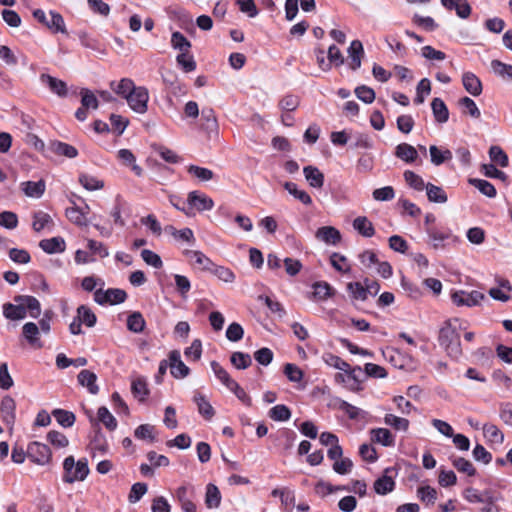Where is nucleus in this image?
<instances>
[{"label":"nucleus","mask_w":512,"mask_h":512,"mask_svg":"<svg viewBox=\"0 0 512 512\" xmlns=\"http://www.w3.org/2000/svg\"><path fill=\"white\" fill-rule=\"evenodd\" d=\"M112 90L127 101L136 113L144 114L148 110L149 92L144 86H136L134 81L123 78L118 83L111 82Z\"/></svg>","instance_id":"1"},{"label":"nucleus","mask_w":512,"mask_h":512,"mask_svg":"<svg viewBox=\"0 0 512 512\" xmlns=\"http://www.w3.org/2000/svg\"><path fill=\"white\" fill-rule=\"evenodd\" d=\"M63 469V481L66 483L83 481L89 474V467L85 458L76 462L73 456H68L63 462Z\"/></svg>","instance_id":"2"},{"label":"nucleus","mask_w":512,"mask_h":512,"mask_svg":"<svg viewBox=\"0 0 512 512\" xmlns=\"http://www.w3.org/2000/svg\"><path fill=\"white\" fill-rule=\"evenodd\" d=\"M35 20L50 30L52 33L67 34V28L63 16L55 11H49V17L42 9H35L32 12Z\"/></svg>","instance_id":"3"},{"label":"nucleus","mask_w":512,"mask_h":512,"mask_svg":"<svg viewBox=\"0 0 512 512\" xmlns=\"http://www.w3.org/2000/svg\"><path fill=\"white\" fill-rule=\"evenodd\" d=\"M485 299V295L477 290L465 291L456 290L451 293V300L454 305L474 307L479 305Z\"/></svg>","instance_id":"4"},{"label":"nucleus","mask_w":512,"mask_h":512,"mask_svg":"<svg viewBox=\"0 0 512 512\" xmlns=\"http://www.w3.org/2000/svg\"><path fill=\"white\" fill-rule=\"evenodd\" d=\"M439 341L451 357L458 358L461 355L460 340L454 329L443 328L440 331Z\"/></svg>","instance_id":"5"},{"label":"nucleus","mask_w":512,"mask_h":512,"mask_svg":"<svg viewBox=\"0 0 512 512\" xmlns=\"http://www.w3.org/2000/svg\"><path fill=\"white\" fill-rule=\"evenodd\" d=\"M27 455L34 463L46 465L51 460L50 448L40 442H33L27 448Z\"/></svg>","instance_id":"6"},{"label":"nucleus","mask_w":512,"mask_h":512,"mask_svg":"<svg viewBox=\"0 0 512 512\" xmlns=\"http://www.w3.org/2000/svg\"><path fill=\"white\" fill-rule=\"evenodd\" d=\"M127 294L122 289H108L103 291L98 289L95 291L94 299L98 304H120L125 301Z\"/></svg>","instance_id":"7"},{"label":"nucleus","mask_w":512,"mask_h":512,"mask_svg":"<svg viewBox=\"0 0 512 512\" xmlns=\"http://www.w3.org/2000/svg\"><path fill=\"white\" fill-rule=\"evenodd\" d=\"M188 204L198 212L210 211L214 207V201L211 197L199 191H191L187 197Z\"/></svg>","instance_id":"8"},{"label":"nucleus","mask_w":512,"mask_h":512,"mask_svg":"<svg viewBox=\"0 0 512 512\" xmlns=\"http://www.w3.org/2000/svg\"><path fill=\"white\" fill-rule=\"evenodd\" d=\"M315 237L318 241L335 246L341 241V233L333 226H323L317 229Z\"/></svg>","instance_id":"9"},{"label":"nucleus","mask_w":512,"mask_h":512,"mask_svg":"<svg viewBox=\"0 0 512 512\" xmlns=\"http://www.w3.org/2000/svg\"><path fill=\"white\" fill-rule=\"evenodd\" d=\"M22 336L31 347L35 349H41L43 347V342L40 340L39 327L36 323H25L22 327Z\"/></svg>","instance_id":"10"},{"label":"nucleus","mask_w":512,"mask_h":512,"mask_svg":"<svg viewBox=\"0 0 512 512\" xmlns=\"http://www.w3.org/2000/svg\"><path fill=\"white\" fill-rule=\"evenodd\" d=\"M170 372L175 378H184L189 374V368L181 360L180 352L173 350L169 354Z\"/></svg>","instance_id":"11"},{"label":"nucleus","mask_w":512,"mask_h":512,"mask_svg":"<svg viewBox=\"0 0 512 512\" xmlns=\"http://www.w3.org/2000/svg\"><path fill=\"white\" fill-rule=\"evenodd\" d=\"M349 66L352 70H357L361 67L362 58L364 56L363 44L360 40H353L347 49Z\"/></svg>","instance_id":"12"},{"label":"nucleus","mask_w":512,"mask_h":512,"mask_svg":"<svg viewBox=\"0 0 512 512\" xmlns=\"http://www.w3.org/2000/svg\"><path fill=\"white\" fill-rule=\"evenodd\" d=\"M14 301L16 303H21L26 313L29 312L30 317L38 318L40 316L41 304L35 297L29 295H18L14 297Z\"/></svg>","instance_id":"13"},{"label":"nucleus","mask_w":512,"mask_h":512,"mask_svg":"<svg viewBox=\"0 0 512 512\" xmlns=\"http://www.w3.org/2000/svg\"><path fill=\"white\" fill-rule=\"evenodd\" d=\"M462 84L465 90L474 97L479 96L483 91L480 79L472 72H465L462 75Z\"/></svg>","instance_id":"14"},{"label":"nucleus","mask_w":512,"mask_h":512,"mask_svg":"<svg viewBox=\"0 0 512 512\" xmlns=\"http://www.w3.org/2000/svg\"><path fill=\"white\" fill-rule=\"evenodd\" d=\"M40 81L59 97H65L67 95V85L64 81L48 74H42Z\"/></svg>","instance_id":"15"},{"label":"nucleus","mask_w":512,"mask_h":512,"mask_svg":"<svg viewBox=\"0 0 512 512\" xmlns=\"http://www.w3.org/2000/svg\"><path fill=\"white\" fill-rule=\"evenodd\" d=\"M39 247L47 254L62 253L66 249V242L62 237L57 236L41 240Z\"/></svg>","instance_id":"16"},{"label":"nucleus","mask_w":512,"mask_h":512,"mask_svg":"<svg viewBox=\"0 0 512 512\" xmlns=\"http://www.w3.org/2000/svg\"><path fill=\"white\" fill-rule=\"evenodd\" d=\"M392 469L387 468L384 474L374 482V490L379 495H386L394 490L395 481L388 475Z\"/></svg>","instance_id":"17"},{"label":"nucleus","mask_w":512,"mask_h":512,"mask_svg":"<svg viewBox=\"0 0 512 512\" xmlns=\"http://www.w3.org/2000/svg\"><path fill=\"white\" fill-rule=\"evenodd\" d=\"M15 410L16 403L15 400L10 396H5L0 404V411L2 420L8 424L12 425L15 421Z\"/></svg>","instance_id":"18"},{"label":"nucleus","mask_w":512,"mask_h":512,"mask_svg":"<svg viewBox=\"0 0 512 512\" xmlns=\"http://www.w3.org/2000/svg\"><path fill=\"white\" fill-rule=\"evenodd\" d=\"M371 440L381 444L384 447H392L395 445L394 435L386 428H375L371 430Z\"/></svg>","instance_id":"19"},{"label":"nucleus","mask_w":512,"mask_h":512,"mask_svg":"<svg viewBox=\"0 0 512 512\" xmlns=\"http://www.w3.org/2000/svg\"><path fill=\"white\" fill-rule=\"evenodd\" d=\"M306 181L313 188H322L324 185V174L315 166H306L303 168Z\"/></svg>","instance_id":"20"},{"label":"nucleus","mask_w":512,"mask_h":512,"mask_svg":"<svg viewBox=\"0 0 512 512\" xmlns=\"http://www.w3.org/2000/svg\"><path fill=\"white\" fill-rule=\"evenodd\" d=\"M484 438L490 444L501 445L504 442V434L502 431L492 423H487L482 426Z\"/></svg>","instance_id":"21"},{"label":"nucleus","mask_w":512,"mask_h":512,"mask_svg":"<svg viewBox=\"0 0 512 512\" xmlns=\"http://www.w3.org/2000/svg\"><path fill=\"white\" fill-rule=\"evenodd\" d=\"M53 226V219L48 213L37 211L33 214L32 228L35 232H40L44 229L52 230Z\"/></svg>","instance_id":"22"},{"label":"nucleus","mask_w":512,"mask_h":512,"mask_svg":"<svg viewBox=\"0 0 512 512\" xmlns=\"http://www.w3.org/2000/svg\"><path fill=\"white\" fill-rule=\"evenodd\" d=\"M352 226L363 237L370 238L375 234L374 226L366 216L356 217Z\"/></svg>","instance_id":"23"},{"label":"nucleus","mask_w":512,"mask_h":512,"mask_svg":"<svg viewBox=\"0 0 512 512\" xmlns=\"http://www.w3.org/2000/svg\"><path fill=\"white\" fill-rule=\"evenodd\" d=\"M395 156L406 163H413L418 158V152L412 145L401 143L395 148Z\"/></svg>","instance_id":"24"},{"label":"nucleus","mask_w":512,"mask_h":512,"mask_svg":"<svg viewBox=\"0 0 512 512\" xmlns=\"http://www.w3.org/2000/svg\"><path fill=\"white\" fill-rule=\"evenodd\" d=\"M185 256L195 265H198L203 270H212L214 266L212 261L201 251L198 250H187Z\"/></svg>","instance_id":"25"},{"label":"nucleus","mask_w":512,"mask_h":512,"mask_svg":"<svg viewBox=\"0 0 512 512\" xmlns=\"http://www.w3.org/2000/svg\"><path fill=\"white\" fill-rule=\"evenodd\" d=\"M78 382L81 386L86 387L91 394H97L99 387L96 384L97 376L89 370H82L78 374Z\"/></svg>","instance_id":"26"},{"label":"nucleus","mask_w":512,"mask_h":512,"mask_svg":"<svg viewBox=\"0 0 512 512\" xmlns=\"http://www.w3.org/2000/svg\"><path fill=\"white\" fill-rule=\"evenodd\" d=\"M3 315L9 320H21L26 317V311L21 303H5L3 305Z\"/></svg>","instance_id":"27"},{"label":"nucleus","mask_w":512,"mask_h":512,"mask_svg":"<svg viewBox=\"0 0 512 512\" xmlns=\"http://www.w3.org/2000/svg\"><path fill=\"white\" fill-rule=\"evenodd\" d=\"M431 108L435 120L439 123H446L449 119V111L444 103V101L440 98H434L431 102Z\"/></svg>","instance_id":"28"},{"label":"nucleus","mask_w":512,"mask_h":512,"mask_svg":"<svg viewBox=\"0 0 512 512\" xmlns=\"http://www.w3.org/2000/svg\"><path fill=\"white\" fill-rule=\"evenodd\" d=\"M429 154L432 164L439 166L446 161H450L453 157L449 149H441L435 145L429 147Z\"/></svg>","instance_id":"29"},{"label":"nucleus","mask_w":512,"mask_h":512,"mask_svg":"<svg viewBox=\"0 0 512 512\" xmlns=\"http://www.w3.org/2000/svg\"><path fill=\"white\" fill-rule=\"evenodd\" d=\"M21 186L25 195L31 198H40L45 192V182L43 180L23 182Z\"/></svg>","instance_id":"30"},{"label":"nucleus","mask_w":512,"mask_h":512,"mask_svg":"<svg viewBox=\"0 0 512 512\" xmlns=\"http://www.w3.org/2000/svg\"><path fill=\"white\" fill-rule=\"evenodd\" d=\"M117 157L124 165L129 166L137 176L142 175V168L135 163L136 159L131 150L120 149L117 152Z\"/></svg>","instance_id":"31"},{"label":"nucleus","mask_w":512,"mask_h":512,"mask_svg":"<svg viewBox=\"0 0 512 512\" xmlns=\"http://www.w3.org/2000/svg\"><path fill=\"white\" fill-rule=\"evenodd\" d=\"M66 217L70 222L77 226H87L88 219L86 217V212L83 209H80L78 206L73 205L66 209Z\"/></svg>","instance_id":"32"},{"label":"nucleus","mask_w":512,"mask_h":512,"mask_svg":"<svg viewBox=\"0 0 512 512\" xmlns=\"http://www.w3.org/2000/svg\"><path fill=\"white\" fill-rule=\"evenodd\" d=\"M459 107L462 109V113L465 115H469L474 119H478L481 116L480 109L473 99L470 97H462L458 101Z\"/></svg>","instance_id":"33"},{"label":"nucleus","mask_w":512,"mask_h":512,"mask_svg":"<svg viewBox=\"0 0 512 512\" xmlns=\"http://www.w3.org/2000/svg\"><path fill=\"white\" fill-rule=\"evenodd\" d=\"M221 503V493L218 487L212 483L207 484L205 504L208 508H217Z\"/></svg>","instance_id":"34"},{"label":"nucleus","mask_w":512,"mask_h":512,"mask_svg":"<svg viewBox=\"0 0 512 512\" xmlns=\"http://www.w3.org/2000/svg\"><path fill=\"white\" fill-rule=\"evenodd\" d=\"M361 372L362 369L359 366L354 368L350 367L348 371H345L346 388H348L350 391H360L362 389L361 381L359 380V374H361Z\"/></svg>","instance_id":"35"},{"label":"nucleus","mask_w":512,"mask_h":512,"mask_svg":"<svg viewBox=\"0 0 512 512\" xmlns=\"http://www.w3.org/2000/svg\"><path fill=\"white\" fill-rule=\"evenodd\" d=\"M131 391L135 398L139 401H144L149 394L146 379L143 377H137L132 380Z\"/></svg>","instance_id":"36"},{"label":"nucleus","mask_w":512,"mask_h":512,"mask_svg":"<svg viewBox=\"0 0 512 512\" xmlns=\"http://www.w3.org/2000/svg\"><path fill=\"white\" fill-rule=\"evenodd\" d=\"M284 188L288 191L290 195L299 200L304 205H311L312 198L311 196L304 190H300L297 184L293 182H286L284 184Z\"/></svg>","instance_id":"37"},{"label":"nucleus","mask_w":512,"mask_h":512,"mask_svg":"<svg viewBox=\"0 0 512 512\" xmlns=\"http://www.w3.org/2000/svg\"><path fill=\"white\" fill-rule=\"evenodd\" d=\"M426 194L430 202L446 203L448 200L446 192L440 186L428 183L426 185Z\"/></svg>","instance_id":"38"},{"label":"nucleus","mask_w":512,"mask_h":512,"mask_svg":"<svg viewBox=\"0 0 512 512\" xmlns=\"http://www.w3.org/2000/svg\"><path fill=\"white\" fill-rule=\"evenodd\" d=\"M51 150L59 155L67 158H75L78 155L77 149L67 143L56 141L51 144Z\"/></svg>","instance_id":"39"},{"label":"nucleus","mask_w":512,"mask_h":512,"mask_svg":"<svg viewBox=\"0 0 512 512\" xmlns=\"http://www.w3.org/2000/svg\"><path fill=\"white\" fill-rule=\"evenodd\" d=\"M164 231L168 233L169 235L173 236L177 240L186 241L189 243H192L195 241L193 231L190 228H184L181 230H177L172 225H167L164 228Z\"/></svg>","instance_id":"40"},{"label":"nucleus","mask_w":512,"mask_h":512,"mask_svg":"<svg viewBox=\"0 0 512 512\" xmlns=\"http://www.w3.org/2000/svg\"><path fill=\"white\" fill-rule=\"evenodd\" d=\"M194 402L197 405L198 412L207 420L212 419L215 414V411L211 404L205 399V397L201 394H196L194 396Z\"/></svg>","instance_id":"41"},{"label":"nucleus","mask_w":512,"mask_h":512,"mask_svg":"<svg viewBox=\"0 0 512 512\" xmlns=\"http://www.w3.org/2000/svg\"><path fill=\"white\" fill-rule=\"evenodd\" d=\"M146 322L140 312H133L128 316L127 328L133 333H141L145 328Z\"/></svg>","instance_id":"42"},{"label":"nucleus","mask_w":512,"mask_h":512,"mask_svg":"<svg viewBox=\"0 0 512 512\" xmlns=\"http://www.w3.org/2000/svg\"><path fill=\"white\" fill-rule=\"evenodd\" d=\"M469 183L487 197L493 198L496 196L494 185L487 180L471 178L469 179Z\"/></svg>","instance_id":"43"},{"label":"nucleus","mask_w":512,"mask_h":512,"mask_svg":"<svg viewBox=\"0 0 512 512\" xmlns=\"http://www.w3.org/2000/svg\"><path fill=\"white\" fill-rule=\"evenodd\" d=\"M427 234L429 236L432 247L434 249L443 248L444 247L443 242L450 237L449 232H443V231L437 230L435 228L427 229Z\"/></svg>","instance_id":"44"},{"label":"nucleus","mask_w":512,"mask_h":512,"mask_svg":"<svg viewBox=\"0 0 512 512\" xmlns=\"http://www.w3.org/2000/svg\"><path fill=\"white\" fill-rule=\"evenodd\" d=\"M384 423L398 431H407L409 428V420L388 413L384 417Z\"/></svg>","instance_id":"45"},{"label":"nucleus","mask_w":512,"mask_h":512,"mask_svg":"<svg viewBox=\"0 0 512 512\" xmlns=\"http://www.w3.org/2000/svg\"><path fill=\"white\" fill-rule=\"evenodd\" d=\"M52 415L55 417L56 421L63 427H71L76 420L74 413L63 409L53 410Z\"/></svg>","instance_id":"46"},{"label":"nucleus","mask_w":512,"mask_h":512,"mask_svg":"<svg viewBox=\"0 0 512 512\" xmlns=\"http://www.w3.org/2000/svg\"><path fill=\"white\" fill-rule=\"evenodd\" d=\"M97 418L107 429H116L117 420L105 406L98 409Z\"/></svg>","instance_id":"47"},{"label":"nucleus","mask_w":512,"mask_h":512,"mask_svg":"<svg viewBox=\"0 0 512 512\" xmlns=\"http://www.w3.org/2000/svg\"><path fill=\"white\" fill-rule=\"evenodd\" d=\"M171 46L175 50H179L181 53L189 52L191 48L190 41L180 32L176 31L171 36Z\"/></svg>","instance_id":"48"},{"label":"nucleus","mask_w":512,"mask_h":512,"mask_svg":"<svg viewBox=\"0 0 512 512\" xmlns=\"http://www.w3.org/2000/svg\"><path fill=\"white\" fill-rule=\"evenodd\" d=\"M210 365L215 376L229 389L235 380L230 377L229 373L218 362L212 361Z\"/></svg>","instance_id":"49"},{"label":"nucleus","mask_w":512,"mask_h":512,"mask_svg":"<svg viewBox=\"0 0 512 512\" xmlns=\"http://www.w3.org/2000/svg\"><path fill=\"white\" fill-rule=\"evenodd\" d=\"M77 318L87 327H93L96 324V315L87 306L81 305L77 309Z\"/></svg>","instance_id":"50"},{"label":"nucleus","mask_w":512,"mask_h":512,"mask_svg":"<svg viewBox=\"0 0 512 512\" xmlns=\"http://www.w3.org/2000/svg\"><path fill=\"white\" fill-rule=\"evenodd\" d=\"M403 177H404L406 183L411 188H413L417 191H422L426 188L427 184L424 183L423 178L411 170H406L403 174Z\"/></svg>","instance_id":"51"},{"label":"nucleus","mask_w":512,"mask_h":512,"mask_svg":"<svg viewBox=\"0 0 512 512\" xmlns=\"http://www.w3.org/2000/svg\"><path fill=\"white\" fill-rule=\"evenodd\" d=\"M79 182L88 191H95L104 187L102 180L88 174L80 175Z\"/></svg>","instance_id":"52"},{"label":"nucleus","mask_w":512,"mask_h":512,"mask_svg":"<svg viewBox=\"0 0 512 512\" xmlns=\"http://www.w3.org/2000/svg\"><path fill=\"white\" fill-rule=\"evenodd\" d=\"M230 361L236 369H246L252 364L251 356L239 351L232 353Z\"/></svg>","instance_id":"53"},{"label":"nucleus","mask_w":512,"mask_h":512,"mask_svg":"<svg viewBox=\"0 0 512 512\" xmlns=\"http://www.w3.org/2000/svg\"><path fill=\"white\" fill-rule=\"evenodd\" d=\"M417 496L422 502L426 503L427 505L434 504L437 499V491L429 485L420 486L417 489Z\"/></svg>","instance_id":"54"},{"label":"nucleus","mask_w":512,"mask_h":512,"mask_svg":"<svg viewBox=\"0 0 512 512\" xmlns=\"http://www.w3.org/2000/svg\"><path fill=\"white\" fill-rule=\"evenodd\" d=\"M323 360L328 366L333 367V368L338 369L343 372L348 371L350 368V365L346 361L341 359L339 356L331 354V353L324 354Z\"/></svg>","instance_id":"55"},{"label":"nucleus","mask_w":512,"mask_h":512,"mask_svg":"<svg viewBox=\"0 0 512 512\" xmlns=\"http://www.w3.org/2000/svg\"><path fill=\"white\" fill-rule=\"evenodd\" d=\"M489 157L490 159L501 167L508 166V156L504 152V150L499 146H491L489 149Z\"/></svg>","instance_id":"56"},{"label":"nucleus","mask_w":512,"mask_h":512,"mask_svg":"<svg viewBox=\"0 0 512 512\" xmlns=\"http://www.w3.org/2000/svg\"><path fill=\"white\" fill-rule=\"evenodd\" d=\"M269 417L274 421H287L291 417V412L286 405L279 404L270 409Z\"/></svg>","instance_id":"57"},{"label":"nucleus","mask_w":512,"mask_h":512,"mask_svg":"<svg viewBox=\"0 0 512 512\" xmlns=\"http://www.w3.org/2000/svg\"><path fill=\"white\" fill-rule=\"evenodd\" d=\"M491 69L496 75L502 78L512 79V65L510 64L503 63L499 60H492Z\"/></svg>","instance_id":"58"},{"label":"nucleus","mask_w":512,"mask_h":512,"mask_svg":"<svg viewBox=\"0 0 512 512\" xmlns=\"http://www.w3.org/2000/svg\"><path fill=\"white\" fill-rule=\"evenodd\" d=\"M188 173L203 182L210 181L214 177L212 170L196 165H190L188 167Z\"/></svg>","instance_id":"59"},{"label":"nucleus","mask_w":512,"mask_h":512,"mask_svg":"<svg viewBox=\"0 0 512 512\" xmlns=\"http://www.w3.org/2000/svg\"><path fill=\"white\" fill-rule=\"evenodd\" d=\"M452 464L459 472L466 473L468 476H474L476 473L472 463L463 457L453 458Z\"/></svg>","instance_id":"60"},{"label":"nucleus","mask_w":512,"mask_h":512,"mask_svg":"<svg viewBox=\"0 0 512 512\" xmlns=\"http://www.w3.org/2000/svg\"><path fill=\"white\" fill-rule=\"evenodd\" d=\"M140 222L146 226L153 235L160 236L162 234L161 224L153 214L142 217Z\"/></svg>","instance_id":"61"},{"label":"nucleus","mask_w":512,"mask_h":512,"mask_svg":"<svg viewBox=\"0 0 512 512\" xmlns=\"http://www.w3.org/2000/svg\"><path fill=\"white\" fill-rule=\"evenodd\" d=\"M351 297L355 300L365 301L367 299L364 282H351L347 285Z\"/></svg>","instance_id":"62"},{"label":"nucleus","mask_w":512,"mask_h":512,"mask_svg":"<svg viewBox=\"0 0 512 512\" xmlns=\"http://www.w3.org/2000/svg\"><path fill=\"white\" fill-rule=\"evenodd\" d=\"M134 436L140 440H149L154 442V426L150 424H142L135 429Z\"/></svg>","instance_id":"63"},{"label":"nucleus","mask_w":512,"mask_h":512,"mask_svg":"<svg viewBox=\"0 0 512 512\" xmlns=\"http://www.w3.org/2000/svg\"><path fill=\"white\" fill-rule=\"evenodd\" d=\"M328 63H330V67L335 65L339 67L344 64V56L340 49L336 45H330L327 51Z\"/></svg>","instance_id":"64"}]
</instances>
